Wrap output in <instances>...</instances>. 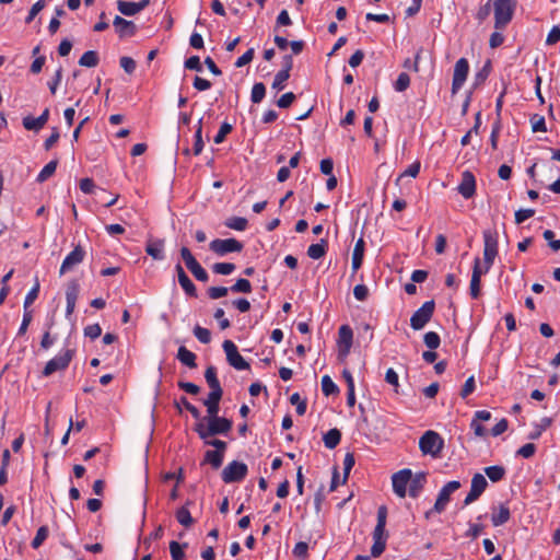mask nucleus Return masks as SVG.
<instances>
[{
	"label": "nucleus",
	"mask_w": 560,
	"mask_h": 560,
	"mask_svg": "<svg viewBox=\"0 0 560 560\" xmlns=\"http://www.w3.org/2000/svg\"><path fill=\"white\" fill-rule=\"evenodd\" d=\"M341 440V433L338 429H330L323 438L324 444L327 448H335Z\"/></svg>",
	"instance_id": "31"
},
{
	"label": "nucleus",
	"mask_w": 560,
	"mask_h": 560,
	"mask_svg": "<svg viewBox=\"0 0 560 560\" xmlns=\"http://www.w3.org/2000/svg\"><path fill=\"white\" fill-rule=\"evenodd\" d=\"M295 100V94L293 92H288L281 95V97L277 101V105L280 108H288Z\"/></svg>",
	"instance_id": "61"
},
{
	"label": "nucleus",
	"mask_w": 560,
	"mask_h": 560,
	"mask_svg": "<svg viewBox=\"0 0 560 560\" xmlns=\"http://www.w3.org/2000/svg\"><path fill=\"white\" fill-rule=\"evenodd\" d=\"M535 214L534 209H520L515 212V223L521 224Z\"/></svg>",
	"instance_id": "60"
},
{
	"label": "nucleus",
	"mask_w": 560,
	"mask_h": 560,
	"mask_svg": "<svg viewBox=\"0 0 560 560\" xmlns=\"http://www.w3.org/2000/svg\"><path fill=\"white\" fill-rule=\"evenodd\" d=\"M180 257L184 260L187 269L194 275V277L201 282L209 280V275L205 268L197 261L192 253L188 247L180 248Z\"/></svg>",
	"instance_id": "8"
},
{
	"label": "nucleus",
	"mask_w": 560,
	"mask_h": 560,
	"mask_svg": "<svg viewBox=\"0 0 560 560\" xmlns=\"http://www.w3.org/2000/svg\"><path fill=\"white\" fill-rule=\"evenodd\" d=\"M205 378L211 390H223L217 376V369L210 365L206 369Z\"/></svg>",
	"instance_id": "28"
},
{
	"label": "nucleus",
	"mask_w": 560,
	"mask_h": 560,
	"mask_svg": "<svg viewBox=\"0 0 560 560\" xmlns=\"http://www.w3.org/2000/svg\"><path fill=\"white\" fill-rule=\"evenodd\" d=\"M427 483V472L420 471L412 475L409 481L408 493L411 498H418Z\"/></svg>",
	"instance_id": "21"
},
{
	"label": "nucleus",
	"mask_w": 560,
	"mask_h": 560,
	"mask_svg": "<svg viewBox=\"0 0 560 560\" xmlns=\"http://www.w3.org/2000/svg\"><path fill=\"white\" fill-rule=\"evenodd\" d=\"M230 290L234 293H250L252 284L247 279H238L236 282L230 288Z\"/></svg>",
	"instance_id": "45"
},
{
	"label": "nucleus",
	"mask_w": 560,
	"mask_h": 560,
	"mask_svg": "<svg viewBox=\"0 0 560 560\" xmlns=\"http://www.w3.org/2000/svg\"><path fill=\"white\" fill-rule=\"evenodd\" d=\"M469 71V63L466 58H460L456 61L454 67L452 93L455 94L465 83Z\"/></svg>",
	"instance_id": "14"
},
{
	"label": "nucleus",
	"mask_w": 560,
	"mask_h": 560,
	"mask_svg": "<svg viewBox=\"0 0 560 560\" xmlns=\"http://www.w3.org/2000/svg\"><path fill=\"white\" fill-rule=\"evenodd\" d=\"M255 50L254 48H249L247 51H245L237 60L235 61L236 68H242L249 63L254 58Z\"/></svg>",
	"instance_id": "59"
},
{
	"label": "nucleus",
	"mask_w": 560,
	"mask_h": 560,
	"mask_svg": "<svg viewBox=\"0 0 560 560\" xmlns=\"http://www.w3.org/2000/svg\"><path fill=\"white\" fill-rule=\"evenodd\" d=\"M73 355L74 350L67 349L59 355H56L55 358L49 360L42 372L43 376L48 377L55 372L66 370L69 366Z\"/></svg>",
	"instance_id": "7"
},
{
	"label": "nucleus",
	"mask_w": 560,
	"mask_h": 560,
	"mask_svg": "<svg viewBox=\"0 0 560 560\" xmlns=\"http://www.w3.org/2000/svg\"><path fill=\"white\" fill-rule=\"evenodd\" d=\"M187 544L180 545L179 542L172 540L170 542V552L172 560H184L185 559V552L184 547H186Z\"/></svg>",
	"instance_id": "41"
},
{
	"label": "nucleus",
	"mask_w": 560,
	"mask_h": 560,
	"mask_svg": "<svg viewBox=\"0 0 560 560\" xmlns=\"http://www.w3.org/2000/svg\"><path fill=\"white\" fill-rule=\"evenodd\" d=\"M498 255V232L495 230L483 231V269L489 271Z\"/></svg>",
	"instance_id": "4"
},
{
	"label": "nucleus",
	"mask_w": 560,
	"mask_h": 560,
	"mask_svg": "<svg viewBox=\"0 0 560 560\" xmlns=\"http://www.w3.org/2000/svg\"><path fill=\"white\" fill-rule=\"evenodd\" d=\"M120 67L128 74H132L136 70V61L131 57L124 56L119 59Z\"/></svg>",
	"instance_id": "57"
},
{
	"label": "nucleus",
	"mask_w": 560,
	"mask_h": 560,
	"mask_svg": "<svg viewBox=\"0 0 560 560\" xmlns=\"http://www.w3.org/2000/svg\"><path fill=\"white\" fill-rule=\"evenodd\" d=\"M225 226L236 231H244L247 228V220L242 217H231L225 221Z\"/></svg>",
	"instance_id": "39"
},
{
	"label": "nucleus",
	"mask_w": 560,
	"mask_h": 560,
	"mask_svg": "<svg viewBox=\"0 0 560 560\" xmlns=\"http://www.w3.org/2000/svg\"><path fill=\"white\" fill-rule=\"evenodd\" d=\"M194 335L195 337L201 342V343H209L211 341V332L209 329L203 328L199 325H196L194 328Z\"/></svg>",
	"instance_id": "48"
},
{
	"label": "nucleus",
	"mask_w": 560,
	"mask_h": 560,
	"mask_svg": "<svg viewBox=\"0 0 560 560\" xmlns=\"http://www.w3.org/2000/svg\"><path fill=\"white\" fill-rule=\"evenodd\" d=\"M174 405L179 413H182V408L184 407V409L188 410L195 419H200V411L191 405L185 396H183L179 401H175Z\"/></svg>",
	"instance_id": "34"
},
{
	"label": "nucleus",
	"mask_w": 560,
	"mask_h": 560,
	"mask_svg": "<svg viewBox=\"0 0 560 560\" xmlns=\"http://www.w3.org/2000/svg\"><path fill=\"white\" fill-rule=\"evenodd\" d=\"M229 292V289L225 287H210L207 290V294L211 300H218L225 296Z\"/></svg>",
	"instance_id": "54"
},
{
	"label": "nucleus",
	"mask_w": 560,
	"mask_h": 560,
	"mask_svg": "<svg viewBox=\"0 0 560 560\" xmlns=\"http://www.w3.org/2000/svg\"><path fill=\"white\" fill-rule=\"evenodd\" d=\"M80 292V284L78 280H71L66 290V301L77 303Z\"/></svg>",
	"instance_id": "37"
},
{
	"label": "nucleus",
	"mask_w": 560,
	"mask_h": 560,
	"mask_svg": "<svg viewBox=\"0 0 560 560\" xmlns=\"http://www.w3.org/2000/svg\"><path fill=\"white\" fill-rule=\"evenodd\" d=\"M488 271H485V269L481 267L480 259L478 257L475 258L474 266H472V273L470 279V296L472 299H478L480 295V283H481V276L487 273Z\"/></svg>",
	"instance_id": "16"
},
{
	"label": "nucleus",
	"mask_w": 560,
	"mask_h": 560,
	"mask_svg": "<svg viewBox=\"0 0 560 560\" xmlns=\"http://www.w3.org/2000/svg\"><path fill=\"white\" fill-rule=\"evenodd\" d=\"M290 78V73L279 71L273 79L272 88L277 91H281L284 89V82Z\"/></svg>",
	"instance_id": "55"
},
{
	"label": "nucleus",
	"mask_w": 560,
	"mask_h": 560,
	"mask_svg": "<svg viewBox=\"0 0 560 560\" xmlns=\"http://www.w3.org/2000/svg\"><path fill=\"white\" fill-rule=\"evenodd\" d=\"M32 319H33L32 310H26V311L24 310L23 319H22L21 326L19 328L18 335L22 336L27 331V328H28Z\"/></svg>",
	"instance_id": "56"
},
{
	"label": "nucleus",
	"mask_w": 560,
	"mask_h": 560,
	"mask_svg": "<svg viewBox=\"0 0 560 560\" xmlns=\"http://www.w3.org/2000/svg\"><path fill=\"white\" fill-rule=\"evenodd\" d=\"M410 85V77L406 72L399 73L397 80L394 83V88L397 92L406 91Z\"/></svg>",
	"instance_id": "47"
},
{
	"label": "nucleus",
	"mask_w": 560,
	"mask_h": 560,
	"mask_svg": "<svg viewBox=\"0 0 560 560\" xmlns=\"http://www.w3.org/2000/svg\"><path fill=\"white\" fill-rule=\"evenodd\" d=\"M511 517L510 509L506 504L501 503L498 508H492L491 522L493 526L505 524Z\"/></svg>",
	"instance_id": "22"
},
{
	"label": "nucleus",
	"mask_w": 560,
	"mask_h": 560,
	"mask_svg": "<svg viewBox=\"0 0 560 560\" xmlns=\"http://www.w3.org/2000/svg\"><path fill=\"white\" fill-rule=\"evenodd\" d=\"M423 341H424L425 346L431 350L439 348L441 345V338L434 331H429V332L424 334Z\"/></svg>",
	"instance_id": "46"
},
{
	"label": "nucleus",
	"mask_w": 560,
	"mask_h": 560,
	"mask_svg": "<svg viewBox=\"0 0 560 560\" xmlns=\"http://www.w3.org/2000/svg\"><path fill=\"white\" fill-rule=\"evenodd\" d=\"M46 4L47 0H38L35 2L25 19V23L30 24L35 19V16L46 7Z\"/></svg>",
	"instance_id": "49"
},
{
	"label": "nucleus",
	"mask_w": 560,
	"mask_h": 560,
	"mask_svg": "<svg viewBox=\"0 0 560 560\" xmlns=\"http://www.w3.org/2000/svg\"><path fill=\"white\" fill-rule=\"evenodd\" d=\"M488 486V481L482 474H475L471 478L470 491L464 500V505H469L483 493Z\"/></svg>",
	"instance_id": "13"
},
{
	"label": "nucleus",
	"mask_w": 560,
	"mask_h": 560,
	"mask_svg": "<svg viewBox=\"0 0 560 560\" xmlns=\"http://www.w3.org/2000/svg\"><path fill=\"white\" fill-rule=\"evenodd\" d=\"M444 447L441 435L432 430L425 431L419 440V448L424 455L439 457Z\"/></svg>",
	"instance_id": "3"
},
{
	"label": "nucleus",
	"mask_w": 560,
	"mask_h": 560,
	"mask_svg": "<svg viewBox=\"0 0 560 560\" xmlns=\"http://www.w3.org/2000/svg\"><path fill=\"white\" fill-rule=\"evenodd\" d=\"M102 328L98 324L89 325L84 328V336L91 339H96L101 336Z\"/></svg>",
	"instance_id": "64"
},
{
	"label": "nucleus",
	"mask_w": 560,
	"mask_h": 560,
	"mask_svg": "<svg viewBox=\"0 0 560 560\" xmlns=\"http://www.w3.org/2000/svg\"><path fill=\"white\" fill-rule=\"evenodd\" d=\"M210 250L218 256H224L229 253H240L243 250L244 245L236 238H215L209 244Z\"/></svg>",
	"instance_id": "10"
},
{
	"label": "nucleus",
	"mask_w": 560,
	"mask_h": 560,
	"mask_svg": "<svg viewBox=\"0 0 560 560\" xmlns=\"http://www.w3.org/2000/svg\"><path fill=\"white\" fill-rule=\"evenodd\" d=\"M57 165H58V161L57 160H52L49 163H47L43 167V170L39 172V174L37 175L36 180L38 183L46 182L50 176L54 175V173L56 172Z\"/></svg>",
	"instance_id": "35"
},
{
	"label": "nucleus",
	"mask_w": 560,
	"mask_h": 560,
	"mask_svg": "<svg viewBox=\"0 0 560 560\" xmlns=\"http://www.w3.org/2000/svg\"><path fill=\"white\" fill-rule=\"evenodd\" d=\"M326 250H327V241L320 240L319 243L312 244L307 248V255L312 259H320L326 254Z\"/></svg>",
	"instance_id": "30"
},
{
	"label": "nucleus",
	"mask_w": 560,
	"mask_h": 560,
	"mask_svg": "<svg viewBox=\"0 0 560 560\" xmlns=\"http://www.w3.org/2000/svg\"><path fill=\"white\" fill-rule=\"evenodd\" d=\"M412 477V471L409 468L401 469L392 476L393 491L399 498H405L407 494V487Z\"/></svg>",
	"instance_id": "12"
},
{
	"label": "nucleus",
	"mask_w": 560,
	"mask_h": 560,
	"mask_svg": "<svg viewBox=\"0 0 560 560\" xmlns=\"http://www.w3.org/2000/svg\"><path fill=\"white\" fill-rule=\"evenodd\" d=\"M355 459L352 453H347L343 459V481L347 480L352 467L354 466Z\"/></svg>",
	"instance_id": "58"
},
{
	"label": "nucleus",
	"mask_w": 560,
	"mask_h": 560,
	"mask_svg": "<svg viewBox=\"0 0 560 560\" xmlns=\"http://www.w3.org/2000/svg\"><path fill=\"white\" fill-rule=\"evenodd\" d=\"M266 95V86L264 83L258 82L253 85L250 100L253 103L258 104L260 103Z\"/></svg>",
	"instance_id": "40"
},
{
	"label": "nucleus",
	"mask_w": 560,
	"mask_h": 560,
	"mask_svg": "<svg viewBox=\"0 0 560 560\" xmlns=\"http://www.w3.org/2000/svg\"><path fill=\"white\" fill-rule=\"evenodd\" d=\"M164 241L163 240H149L145 246V252L155 260L164 259Z\"/></svg>",
	"instance_id": "25"
},
{
	"label": "nucleus",
	"mask_w": 560,
	"mask_h": 560,
	"mask_svg": "<svg viewBox=\"0 0 560 560\" xmlns=\"http://www.w3.org/2000/svg\"><path fill=\"white\" fill-rule=\"evenodd\" d=\"M353 332L348 325H342L338 331V346H352Z\"/></svg>",
	"instance_id": "32"
},
{
	"label": "nucleus",
	"mask_w": 560,
	"mask_h": 560,
	"mask_svg": "<svg viewBox=\"0 0 560 560\" xmlns=\"http://www.w3.org/2000/svg\"><path fill=\"white\" fill-rule=\"evenodd\" d=\"M232 421L226 418L215 417L208 419L207 424L203 421H198L194 430L200 439H208L219 434H228L232 429Z\"/></svg>",
	"instance_id": "1"
},
{
	"label": "nucleus",
	"mask_w": 560,
	"mask_h": 560,
	"mask_svg": "<svg viewBox=\"0 0 560 560\" xmlns=\"http://www.w3.org/2000/svg\"><path fill=\"white\" fill-rule=\"evenodd\" d=\"M39 293V283L36 281L35 285L30 290V292L26 294L23 307L24 310H30V306L34 303V301L37 299Z\"/></svg>",
	"instance_id": "50"
},
{
	"label": "nucleus",
	"mask_w": 560,
	"mask_h": 560,
	"mask_svg": "<svg viewBox=\"0 0 560 560\" xmlns=\"http://www.w3.org/2000/svg\"><path fill=\"white\" fill-rule=\"evenodd\" d=\"M235 265L232 262H215L212 266V271L217 275L228 276L235 270Z\"/></svg>",
	"instance_id": "42"
},
{
	"label": "nucleus",
	"mask_w": 560,
	"mask_h": 560,
	"mask_svg": "<svg viewBox=\"0 0 560 560\" xmlns=\"http://www.w3.org/2000/svg\"><path fill=\"white\" fill-rule=\"evenodd\" d=\"M364 247L365 243L364 240L361 237L357 241L352 253L351 268L353 272H357L362 266L364 257Z\"/></svg>",
	"instance_id": "24"
},
{
	"label": "nucleus",
	"mask_w": 560,
	"mask_h": 560,
	"mask_svg": "<svg viewBox=\"0 0 560 560\" xmlns=\"http://www.w3.org/2000/svg\"><path fill=\"white\" fill-rule=\"evenodd\" d=\"M37 121V118L33 116H26L23 118L22 124L26 130L39 131L43 128V126L40 122Z\"/></svg>",
	"instance_id": "52"
},
{
	"label": "nucleus",
	"mask_w": 560,
	"mask_h": 560,
	"mask_svg": "<svg viewBox=\"0 0 560 560\" xmlns=\"http://www.w3.org/2000/svg\"><path fill=\"white\" fill-rule=\"evenodd\" d=\"M178 282L187 295L197 298V289L188 276L180 277Z\"/></svg>",
	"instance_id": "44"
},
{
	"label": "nucleus",
	"mask_w": 560,
	"mask_h": 560,
	"mask_svg": "<svg viewBox=\"0 0 560 560\" xmlns=\"http://www.w3.org/2000/svg\"><path fill=\"white\" fill-rule=\"evenodd\" d=\"M322 390L325 396H330L339 393L338 386L334 383L329 375L322 377Z\"/></svg>",
	"instance_id": "36"
},
{
	"label": "nucleus",
	"mask_w": 560,
	"mask_h": 560,
	"mask_svg": "<svg viewBox=\"0 0 560 560\" xmlns=\"http://www.w3.org/2000/svg\"><path fill=\"white\" fill-rule=\"evenodd\" d=\"M185 68L188 70L202 71V66L198 56H191L185 60Z\"/></svg>",
	"instance_id": "62"
},
{
	"label": "nucleus",
	"mask_w": 560,
	"mask_h": 560,
	"mask_svg": "<svg viewBox=\"0 0 560 560\" xmlns=\"http://www.w3.org/2000/svg\"><path fill=\"white\" fill-rule=\"evenodd\" d=\"M203 149V140H202V119L200 118L197 125V129L195 132V143L192 147V151L195 155H199Z\"/></svg>",
	"instance_id": "38"
},
{
	"label": "nucleus",
	"mask_w": 560,
	"mask_h": 560,
	"mask_svg": "<svg viewBox=\"0 0 560 560\" xmlns=\"http://www.w3.org/2000/svg\"><path fill=\"white\" fill-rule=\"evenodd\" d=\"M505 468L503 466L494 465L485 468V474L492 482L502 480L505 476Z\"/></svg>",
	"instance_id": "33"
},
{
	"label": "nucleus",
	"mask_w": 560,
	"mask_h": 560,
	"mask_svg": "<svg viewBox=\"0 0 560 560\" xmlns=\"http://www.w3.org/2000/svg\"><path fill=\"white\" fill-rule=\"evenodd\" d=\"M458 192L465 198H471L476 192V179L471 172L465 171L462 175V182L457 188Z\"/></svg>",
	"instance_id": "17"
},
{
	"label": "nucleus",
	"mask_w": 560,
	"mask_h": 560,
	"mask_svg": "<svg viewBox=\"0 0 560 560\" xmlns=\"http://www.w3.org/2000/svg\"><path fill=\"white\" fill-rule=\"evenodd\" d=\"M516 0H495L493 3L494 27L497 30L505 28L512 21L516 9Z\"/></svg>",
	"instance_id": "2"
},
{
	"label": "nucleus",
	"mask_w": 560,
	"mask_h": 560,
	"mask_svg": "<svg viewBox=\"0 0 560 560\" xmlns=\"http://www.w3.org/2000/svg\"><path fill=\"white\" fill-rule=\"evenodd\" d=\"M189 504H190V501H187L186 504L184 506L179 508L175 513L177 522L187 528L190 527L195 522L190 515L188 508H187Z\"/></svg>",
	"instance_id": "27"
},
{
	"label": "nucleus",
	"mask_w": 560,
	"mask_h": 560,
	"mask_svg": "<svg viewBox=\"0 0 560 560\" xmlns=\"http://www.w3.org/2000/svg\"><path fill=\"white\" fill-rule=\"evenodd\" d=\"M84 249L80 245L75 246L74 249L71 253H69L63 259L59 270V275L62 276L66 272L73 269L77 265L81 264L84 259Z\"/></svg>",
	"instance_id": "15"
},
{
	"label": "nucleus",
	"mask_w": 560,
	"mask_h": 560,
	"mask_svg": "<svg viewBox=\"0 0 560 560\" xmlns=\"http://www.w3.org/2000/svg\"><path fill=\"white\" fill-rule=\"evenodd\" d=\"M222 347L231 366L238 371L249 369V363L240 354L237 347L232 340H225Z\"/></svg>",
	"instance_id": "11"
},
{
	"label": "nucleus",
	"mask_w": 560,
	"mask_h": 560,
	"mask_svg": "<svg viewBox=\"0 0 560 560\" xmlns=\"http://www.w3.org/2000/svg\"><path fill=\"white\" fill-rule=\"evenodd\" d=\"M247 472L248 468L245 463L233 460L223 468L221 477L225 483H233L242 481Z\"/></svg>",
	"instance_id": "9"
},
{
	"label": "nucleus",
	"mask_w": 560,
	"mask_h": 560,
	"mask_svg": "<svg viewBox=\"0 0 560 560\" xmlns=\"http://www.w3.org/2000/svg\"><path fill=\"white\" fill-rule=\"evenodd\" d=\"M460 488L457 480L448 481L439 492L432 510L425 512V518H430L432 513H442L451 500V494Z\"/></svg>",
	"instance_id": "5"
},
{
	"label": "nucleus",
	"mask_w": 560,
	"mask_h": 560,
	"mask_svg": "<svg viewBox=\"0 0 560 560\" xmlns=\"http://www.w3.org/2000/svg\"><path fill=\"white\" fill-rule=\"evenodd\" d=\"M100 57L98 54L94 50L85 51L79 59V65L81 67L94 68L98 65Z\"/></svg>",
	"instance_id": "29"
},
{
	"label": "nucleus",
	"mask_w": 560,
	"mask_h": 560,
	"mask_svg": "<svg viewBox=\"0 0 560 560\" xmlns=\"http://www.w3.org/2000/svg\"><path fill=\"white\" fill-rule=\"evenodd\" d=\"M290 402L296 406V413L299 416H303L306 412V401L301 399L299 393L291 395Z\"/></svg>",
	"instance_id": "51"
},
{
	"label": "nucleus",
	"mask_w": 560,
	"mask_h": 560,
	"mask_svg": "<svg viewBox=\"0 0 560 560\" xmlns=\"http://www.w3.org/2000/svg\"><path fill=\"white\" fill-rule=\"evenodd\" d=\"M225 451L210 450L205 453L201 465L209 464L213 469H219L223 463Z\"/></svg>",
	"instance_id": "23"
},
{
	"label": "nucleus",
	"mask_w": 560,
	"mask_h": 560,
	"mask_svg": "<svg viewBox=\"0 0 560 560\" xmlns=\"http://www.w3.org/2000/svg\"><path fill=\"white\" fill-rule=\"evenodd\" d=\"M435 310L433 300L427 301L418 308L410 318V326L413 330L422 329L432 318Z\"/></svg>",
	"instance_id": "6"
},
{
	"label": "nucleus",
	"mask_w": 560,
	"mask_h": 560,
	"mask_svg": "<svg viewBox=\"0 0 560 560\" xmlns=\"http://www.w3.org/2000/svg\"><path fill=\"white\" fill-rule=\"evenodd\" d=\"M113 25L120 38L131 37L137 32V26L132 21H128L119 15L115 16Z\"/></svg>",
	"instance_id": "18"
},
{
	"label": "nucleus",
	"mask_w": 560,
	"mask_h": 560,
	"mask_svg": "<svg viewBox=\"0 0 560 560\" xmlns=\"http://www.w3.org/2000/svg\"><path fill=\"white\" fill-rule=\"evenodd\" d=\"M149 4V0H141L140 2H127L119 0L117 9L126 16H133L142 11Z\"/></svg>",
	"instance_id": "20"
},
{
	"label": "nucleus",
	"mask_w": 560,
	"mask_h": 560,
	"mask_svg": "<svg viewBox=\"0 0 560 560\" xmlns=\"http://www.w3.org/2000/svg\"><path fill=\"white\" fill-rule=\"evenodd\" d=\"M233 127L231 124L229 122H223L221 126H220V129L218 131V133L215 135L214 137V142L217 144L219 143H222L225 139V137L232 131Z\"/></svg>",
	"instance_id": "53"
},
{
	"label": "nucleus",
	"mask_w": 560,
	"mask_h": 560,
	"mask_svg": "<svg viewBox=\"0 0 560 560\" xmlns=\"http://www.w3.org/2000/svg\"><path fill=\"white\" fill-rule=\"evenodd\" d=\"M386 517H387V509L385 505H382L377 510V523L373 530V540H387V534L385 532L386 526Z\"/></svg>",
	"instance_id": "19"
},
{
	"label": "nucleus",
	"mask_w": 560,
	"mask_h": 560,
	"mask_svg": "<svg viewBox=\"0 0 560 560\" xmlns=\"http://www.w3.org/2000/svg\"><path fill=\"white\" fill-rule=\"evenodd\" d=\"M535 452H536V445L533 443H527V444L523 445L522 447H520L517 450L516 454L524 458H529L535 454Z\"/></svg>",
	"instance_id": "63"
},
{
	"label": "nucleus",
	"mask_w": 560,
	"mask_h": 560,
	"mask_svg": "<svg viewBox=\"0 0 560 560\" xmlns=\"http://www.w3.org/2000/svg\"><path fill=\"white\" fill-rule=\"evenodd\" d=\"M177 359L189 369L197 368L196 354L188 350L186 347L180 346L177 351Z\"/></svg>",
	"instance_id": "26"
},
{
	"label": "nucleus",
	"mask_w": 560,
	"mask_h": 560,
	"mask_svg": "<svg viewBox=\"0 0 560 560\" xmlns=\"http://www.w3.org/2000/svg\"><path fill=\"white\" fill-rule=\"evenodd\" d=\"M48 534H49V530H48V527L47 526H40L37 532H36V535L35 537L33 538L31 545L34 549H37L39 548L43 542L46 540V538L48 537Z\"/></svg>",
	"instance_id": "43"
}]
</instances>
